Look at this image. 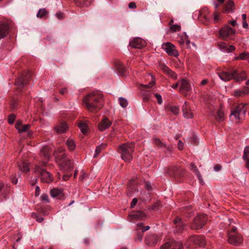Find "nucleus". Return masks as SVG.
Wrapping results in <instances>:
<instances>
[{"label": "nucleus", "mask_w": 249, "mask_h": 249, "mask_svg": "<svg viewBox=\"0 0 249 249\" xmlns=\"http://www.w3.org/2000/svg\"><path fill=\"white\" fill-rule=\"evenodd\" d=\"M237 59L241 60H249V53H241L237 57Z\"/></svg>", "instance_id": "nucleus-43"}, {"label": "nucleus", "mask_w": 249, "mask_h": 249, "mask_svg": "<svg viewBox=\"0 0 249 249\" xmlns=\"http://www.w3.org/2000/svg\"><path fill=\"white\" fill-rule=\"evenodd\" d=\"M154 85H155V82L154 80H152V81L149 82L148 84H145V85L141 84V86L142 87L146 88H151Z\"/></svg>", "instance_id": "nucleus-51"}, {"label": "nucleus", "mask_w": 249, "mask_h": 249, "mask_svg": "<svg viewBox=\"0 0 249 249\" xmlns=\"http://www.w3.org/2000/svg\"><path fill=\"white\" fill-rule=\"evenodd\" d=\"M79 127L82 133L85 134L87 131V125L85 123H81L79 124Z\"/></svg>", "instance_id": "nucleus-42"}, {"label": "nucleus", "mask_w": 249, "mask_h": 249, "mask_svg": "<svg viewBox=\"0 0 249 249\" xmlns=\"http://www.w3.org/2000/svg\"><path fill=\"white\" fill-rule=\"evenodd\" d=\"M245 107V104H241L231 111L230 116L233 117L232 119H234L236 123H239L242 119V116H244L246 114L247 109Z\"/></svg>", "instance_id": "nucleus-4"}, {"label": "nucleus", "mask_w": 249, "mask_h": 249, "mask_svg": "<svg viewBox=\"0 0 249 249\" xmlns=\"http://www.w3.org/2000/svg\"><path fill=\"white\" fill-rule=\"evenodd\" d=\"M145 186L146 189L148 191H150L152 189V186L151 185V183H149V182H145Z\"/></svg>", "instance_id": "nucleus-59"}, {"label": "nucleus", "mask_w": 249, "mask_h": 249, "mask_svg": "<svg viewBox=\"0 0 249 249\" xmlns=\"http://www.w3.org/2000/svg\"><path fill=\"white\" fill-rule=\"evenodd\" d=\"M35 172L40 175L41 180L43 182L50 183L53 180V178L50 173L42 169L39 165H36Z\"/></svg>", "instance_id": "nucleus-7"}, {"label": "nucleus", "mask_w": 249, "mask_h": 249, "mask_svg": "<svg viewBox=\"0 0 249 249\" xmlns=\"http://www.w3.org/2000/svg\"><path fill=\"white\" fill-rule=\"evenodd\" d=\"M50 151L48 146L43 147L40 151V156L43 158L46 161H48L50 158Z\"/></svg>", "instance_id": "nucleus-26"}, {"label": "nucleus", "mask_w": 249, "mask_h": 249, "mask_svg": "<svg viewBox=\"0 0 249 249\" xmlns=\"http://www.w3.org/2000/svg\"><path fill=\"white\" fill-rule=\"evenodd\" d=\"M174 224L175 225L174 232L176 234L181 233L184 230L185 227L186 225V224L184 223L178 217H177L174 220Z\"/></svg>", "instance_id": "nucleus-13"}, {"label": "nucleus", "mask_w": 249, "mask_h": 249, "mask_svg": "<svg viewBox=\"0 0 249 249\" xmlns=\"http://www.w3.org/2000/svg\"><path fill=\"white\" fill-rule=\"evenodd\" d=\"M165 148V152L167 154H171L172 153V148L169 146H166L165 145V147H163Z\"/></svg>", "instance_id": "nucleus-56"}, {"label": "nucleus", "mask_w": 249, "mask_h": 249, "mask_svg": "<svg viewBox=\"0 0 249 249\" xmlns=\"http://www.w3.org/2000/svg\"><path fill=\"white\" fill-rule=\"evenodd\" d=\"M196 176H197V178L199 180V182L201 184H204V182H203V179H202V177L200 175V172H199V174H196Z\"/></svg>", "instance_id": "nucleus-62"}, {"label": "nucleus", "mask_w": 249, "mask_h": 249, "mask_svg": "<svg viewBox=\"0 0 249 249\" xmlns=\"http://www.w3.org/2000/svg\"><path fill=\"white\" fill-rule=\"evenodd\" d=\"M115 66L120 75L124 76L126 74L127 70L120 61H116L115 62Z\"/></svg>", "instance_id": "nucleus-22"}, {"label": "nucleus", "mask_w": 249, "mask_h": 249, "mask_svg": "<svg viewBox=\"0 0 249 249\" xmlns=\"http://www.w3.org/2000/svg\"><path fill=\"white\" fill-rule=\"evenodd\" d=\"M66 144L68 149L71 151L73 150L75 148V143L72 139H68L66 142Z\"/></svg>", "instance_id": "nucleus-36"}, {"label": "nucleus", "mask_w": 249, "mask_h": 249, "mask_svg": "<svg viewBox=\"0 0 249 249\" xmlns=\"http://www.w3.org/2000/svg\"><path fill=\"white\" fill-rule=\"evenodd\" d=\"M160 69L166 74H168L171 70L164 64L160 65Z\"/></svg>", "instance_id": "nucleus-45"}, {"label": "nucleus", "mask_w": 249, "mask_h": 249, "mask_svg": "<svg viewBox=\"0 0 249 249\" xmlns=\"http://www.w3.org/2000/svg\"><path fill=\"white\" fill-rule=\"evenodd\" d=\"M119 101L120 106L123 107H125L128 105V102L127 100L124 98H119Z\"/></svg>", "instance_id": "nucleus-41"}, {"label": "nucleus", "mask_w": 249, "mask_h": 249, "mask_svg": "<svg viewBox=\"0 0 249 249\" xmlns=\"http://www.w3.org/2000/svg\"><path fill=\"white\" fill-rule=\"evenodd\" d=\"M235 4L234 2L230 0L225 5L223 12L224 13H232L234 11V10Z\"/></svg>", "instance_id": "nucleus-27"}, {"label": "nucleus", "mask_w": 249, "mask_h": 249, "mask_svg": "<svg viewBox=\"0 0 249 249\" xmlns=\"http://www.w3.org/2000/svg\"><path fill=\"white\" fill-rule=\"evenodd\" d=\"M206 222V215L205 214L198 215L196 216L194 220L193 224L191 226V228L193 229H199L203 228Z\"/></svg>", "instance_id": "nucleus-9"}, {"label": "nucleus", "mask_w": 249, "mask_h": 249, "mask_svg": "<svg viewBox=\"0 0 249 249\" xmlns=\"http://www.w3.org/2000/svg\"><path fill=\"white\" fill-rule=\"evenodd\" d=\"M205 13H208L209 12H208V10L206 8H205L201 12V15H202V16H203L204 17V18H205L206 20H208L209 18H208L205 14Z\"/></svg>", "instance_id": "nucleus-53"}, {"label": "nucleus", "mask_w": 249, "mask_h": 249, "mask_svg": "<svg viewBox=\"0 0 249 249\" xmlns=\"http://www.w3.org/2000/svg\"><path fill=\"white\" fill-rule=\"evenodd\" d=\"M91 0H76V4L78 6H81L82 5L88 6L90 5Z\"/></svg>", "instance_id": "nucleus-34"}, {"label": "nucleus", "mask_w": 249, "mask_h": 249, "mask_svg": "<svg viewBox=\"0 0 249 249\" xmlns=\"http://www.w3.org/2000/svg\"><path fill=\"white\" fill-rule=\"evenodd\" d=\"M41 200L47 202H49L48 196L47 194H42L41 196Z\"/></svg>", "instance_id": "nucleus-54"}, {"label": "nucleus", "mask_w": 249, "mask_h": 249, "mask_svg": "<svg viewBox=\"0 0 249 249\" xmlns=\"http://www.w3.org/2000/svg\"><path fill=\"white\" fill-rule=\"evenodd\" d=\"M112 124V122L107 117H104L98 124V128L100 131H103L107 129Z\"/></svg>", "instance_id": "nucleus-19"}, {"label": "nucleus", "mask_w": 249, "mask_h": 249, "mask_svg": "<svg viewBox=\"0 0 249 249\" xmlns=\"http://www.w3.org/2000/svg\"><path fill=\"white\" fill-rule=\"evenodd\" d=\"M206 244L205 238L201 236L191 235L189 236L185 246L189 248L192 245H197L200 247H203Z\"/></svg>", "instance_id": "nucleus-5"}, {"label": "nucleus", "mask_w": 249, "mask_h": 249, "mask_svg": "<svg viewBox=\"0 0 249 249\" xmlns=\"http://www.w3.org/2000/svg\"><path fill=\"white\" fill-rule=\"evenodd\" d=\"M234 77H233V79L235 80L237 82H240L245 80L247 78L246 74L244 71L239 73L237 71H233Z\"/></svg>", "instance_id": "nucleus-24"}, {"label": "nucleus", "mask_w": 249, "mask_h": 249, "mask_svg": "<svg viewBox=\"0 0 249 249\" xmlns=\"http://www.w3.org/2000/svg\"><path fill=\"white\" fill-rule=\"evenodd\" d=\"M154 95L156 98L158 104L161 105L162 103L161 96L158 93H154Z\"/></svg>", "instance_id": "nucleus-48"}, {"label": "nucleus", "mask_w": 249, "mask_h": 249, "mask_svg": "<svg viewBox=\"0 0 249 249\" xmlns=\"http://www.w3.org/2000/svg\"><path fill=\"white\" fill-rule=\"evenodd\" d=\"M243 159L246 162V167L249 170V146L245 147Z\"/></svg>", "instance_id": "nucleus-28"}, {"label": "nucleus", "mask_w": 249, "mask_h": 249, "mask_svg": "<svg viewBox=\"0 0 249 249\" xmlns=\"http://www.w3.org/2000/svg\"><path fill=\"white\" fill-rule=\"evenodd\" d=\"M153 142L155 145L159 146L160 148H163V147H165V144L158 138H154Z\"/></svg>", "instance_id": "nucleus-38"}, {"label": "nucleus", "mask_w": 249, "mask_h": 249, "mask_svg": "<svg viewBox=\"0 0 249 249\" xmlns=\"http://www.w3.org/2000/svg\"><path fill=\"white\" fill-rule=\"evenodd\" d=\"M234 73L233 71L231 72L229 71H221L218 73V75L221 80L224 81H228L233 79Z\"/></svg>", "instance_id": "nucleus-20"}, {"label": "nucleus", "mask_w": 249, "mask_h": 249, "mask_svg": "<svg viewBox=\"0 0 249 249\" xmlns=\"http://www.w3.org/2000/svg\"><path fill=\"white\" fill-rule=\"evenodd\" d=\"M48 12L45 9H40L39 10L36 15V17L39 18H42L46 16Z\"/></svg>", "instance_id": "nucleus-40"}, {"label": "nucleus", "mask_w": 249, "mask_h": 249, "mask_svg": "<svg viewBox=\"0 0 249 249\" xmlns=\"http://www.w3.org/2000/svg\"><path fill=\"white\" fill-rule=\"evenodd\" d=\"M243 241L242 237L238 234H231L229 233L228 242L230 244L237 246L241 244Z\"/></svg>", "instance_id": "nucleus-14"}, {"label": "nucleus", "mask_w": 249, "mask_h": 249, "mask_svg": "<svg viewBox=\"0 0 249 249\" xmlns=\"http://www.w3.org/2000/svg\"><path fill=\"white\" fill-rule=\"evenodd\" d=\"M68 129V125L66 123H62L60 124H59L56 125L54 127L55 130L58 133H63L66 132L67 129Z\"/></svg>", "instance_id": "nucleus-29"}, {"label": "nucleus", "mask_w": 249, "mask_h": 249, "mask_svg": "<svg viewBox=\"0 0 249 249\" xmlns=\"http://www.w3.org/2000/svg\"><path fill=\"white\" fill-rule=\"evenodd\" d=\"M150 229L149 226H144L142 223H139L137 224L136 232L138 235V238L140 240H142L143 236V233Z\"/></svg>", "instance_id": "nucleus-18"}, {"label": "nucleus", "mask_w": 249, "mask_h": 249, "mask_svg": "<svg viewBox=\"0 0 249 249\" xmlns=\"http://www.w3.org/2000/svg\"><path fill=\"white\" fill-rule=\"evenodd\" d=\"M15 118H16V116L14 114H12L10 115L9 116V118H8V123L11 124H13V123L15 121Z\"/></svg>", "instance_id": "nucleus-50"}, {"label": "nucleus", "mask_w": 249, "mask_h": 249, "mask_svg": "<svg viewBox=\"0 0 249 249\" xmlns=\"http://www.w3.org/2000/svg\"><path fill=\"white\" fill-rule=\"evenodd\" d=\"M160 249H183L182 244L179 241L172 239L165 243Z\"/></svg>", "instance_id": "nucleus-10"}, {"label": "nucleus", "mask_w": 249, "mask_h": 249, "mask_svg": "<svg viewBox=\"0 0 249 249\" xmlns=\"http://www.w3.org/2000/svg\"><path fill=\"white\" fill-rule=\"evenodd\" d=\"M224 111L221 108H220L217 112V114L215 116V119L217 122L220 123L223 121L224 120Z\"/></svg>", "instance_id": "nucleus-32"}, {"label": "nucleus", "mask_w": 249, "mask_h": 249, "mask_svg": "<svg viewBox=\"0 0 249 249\" xmlns=\"http://www.w3.org/2000/svg\"><path fill=\"white\" fill-rule=\"evenodd\" d=\"M102 97L96 92H92L88 94L83 99L87 109L90 111H96L101 108Z\"/></svg>", "instance_id": "nucleus-1"}, {"label": "nucleus", "mask_w": 249, "mask_h": 249, "mask_svg": "<svg viewBox=\"0 0 249 249\" xmlns=\"http://www.w3.org/2000/svg\"><path fill=\"white\" fill-rule=\"evenodd\" d=\"M235 33V30L233 29L229 25H226L220 30L219 36L223 39L226 40L228 37L234 35Z\"/></svg>", "instance_id": "nucleus-11"}, {"label": "nucleus", "mask_w": 249, "mask_h": 249, "mask_svg": "<svg viewBox=\"0 0 249 249\" xmlns=\"http://www.w3.org/2000/svg\"><path fill=\"white\" fill-rule=\"evenodd\" d=\"M138 202V199L136 198L133 199L132 201L131 202L130 207L131 208H134L135 206L136 205Z\"/></svg>", "instance_id": "nucleus-57"}, {"label": "nucleus", "mask_w": 249, "mask_h": 249, "mask_svg": "<svg viewBox=\"0 0 249 249\" xmlns=\"http://www.w3.org/2000/svg\"><path fill=\"white\" fill-rule=\"evenodd\" d=\"M31 125L29 124L22 125L21 121L17 122L15 125V127L18 130L19 133H22L28 131Z\"/></svg>", "instance_id": "nucleus-25"}, {"label": "nucleus", "mask_w": 249, "mask_h": 249, "mask_svg": "<svg viewBox=\"0 0 249 249\" xmlns=\"http://www.w3.org/2000/svg\"><path fill=\"white\" fill-rule=\"evenodd\" d=\"M129 45L134 48L141 49L146 46V42L141 38L137 37L133 38L130 42Z\"/></svg>", "instance_id": "nucleus-15"}, {"label": "nucleus", "mask_w": 249, "mask_h": 249, "mask_svg": "<svg viewBox=\"0 0 249 249\" xmlns=\"http://www.w3.org/2000/svg\"><path fill=\"white\" fill-rule=\"evenodd\" d=\"M190 169L191 171L194 172L196 174H199V172L194 163L192 162L190 164Z\"/></svg>", "instance_id": "nucleus-44"}, {"label": "nucleus", "mask_w": 249, "mask_h": 249, "mask_svg": "<svg viewBox=\"0 0 249 249\" xmlns=\"http://www.w3.org/2000/svg\"><path fill=\"white\" fill-rule=\"evenodd\" d=\"M182 112L184 117L187 119L192 118L194 116L193 113L192 112L187 102H185L182 106Z\"/></svg>", "instance_id": "nucleus-21"}, {"label": "nucleus", "mask_w": 249, "mask_h": 249, "mask_svg": "<svg viewBox=\"0 0 249 249\" xmlns=\"http://www.w3.org/2000/svg\"><path fill=\"white\" fill-rule=\"evenodd\" d=\"M55 16L57 17V18L59 20L63 19L64 18L63 14L61 12L57 13Z\"/></svg>", "instance_id": "nucleus-58"}, {"label": "nucleus", "mask_w": 249, "mask_h": 249, "mask_svg": "<svg viewBox=\"0 0 249 249\" xmlns=\"http://www.w3.org/2000/svg\"><path fill=\"white\" fill-rule=\"evenodd\" d=\"M128 7L130 9H134L136 7V3L134 2H131L129 3Z\"/></svg>", "instance_id": "nucleus-61"}, {"label": "nucleus", "mask_w": 249, "mask_h": 249, "mask_svg": "<svg viewBox=\"0 0 249 249\" xmlns=\"http://www.w3.org/2000/svg\"><path fill=\"white\" fill-rule=\"evenodd\" d=\"M19 169L23 172H27L29 171L30 168L27 163L22 162L18 165Z\"/></svg>", "instance_id": "nucleus-35"}, {"label": "nucleus", "mask_w": 249, "mask_h": 249, "mask_svg": "<svg viewBox=\"0 0 249 249\" xmlns=\"http://www.w3.org/2000/svg\"><path fill=\"white\" fill-rule=\"evenodd\" d=\"M11 180L13 183L15 184H16L18 182V179L15 176L11 177Z\"/></svg>", "instance_id": "nucleus-64"}, {"label": "nucleus", "mask_w": 249, "mask_h": 249, "mask_svg": "<svg viewBox=\"0 0 249 249\" xmlns=\"http://www.w3.org/2000/svg\"><path fill=\"white\" fill-rule=\"evenodd\" d=\"M158 237L156 235L148 236L146 239V243L149 245H153L157 243Z\"/></svg>", "instance_id": "nucleus-30"}, {"label": "nucleus", "mask_w": 249, "mask_h": 249, "mask_svg": "<svg viewBox=\"0 0 249 249\" xmlns=\"http://www.w3.org/2000/svg\"><path fill=\"white\" fill-rule=\"evenodd\" d=\"M178 148L179 150H182L183 149V143L181 140H179L178 142Z\"/></svg>", "instance_id": "nucleus-55"}, {"label": "nucleus", "mask_w": 249, "mask_h": 249, "mask_svg": "<svg viewBox=\"0 0 249 249\" xmlns=\"http://www.w3.org/2000/svg\"><path fill=\"white\" fill-rule=\"evenodd\" d=\"M134 150V145L132 143H124L118 148V152L121 154L122 159L127 162H129L132 160Z\"/></svg>", "instance_id": "nucleus-3"}, {"label": "nucleus", "mask_w": 249, "mask_h": 249, "mask_svg": "<svg viewBox=\"0 0 249 249\" xmlns=\"http://www.w3.org/2000/svg\"><path fill=\"white\" fill-rule=\"evenodd\" d=\"M9 32L8 24L4 22H0V40L5 37Z\"/></svg>", "instance_id": "nucleus-17"}, {"label": "nucleus", "mask_w": 249, "mask_h": 249, "mask_svg": "<svg viewBox=\"0 0 249 249\" xmlns=\"http://www.w3.org/2000/svg\"><path fill=\"white\" fill-rule=\"evenodd\" d=\"M191 90V87L188 81L185 79H182L181 80V86L179 89V91L182 92L183 91H189Z\"/></svg>", "instance_id": "nucleus-23"}, {"label": "nucleus", "mask_w": 249, "mask_h": 249, "mask_svg": "<svg viewBox=\"0 0 249 249\" xmlns=\"http://www.w3.org/2000/svg\"><path fill=\"white\" fill-rule=\"evenodd\" d=\"M217 47L221 51L228 53H231L235 49L234 46L229 45L228 43L224 42H218Z\"/></svg>", "instance_id": "nucleus-16"}, {"label": "nucleus", "mask_w": 249, "mask_h": 249, "mask_svg": "<svg viewBox=\"0 0 249 249\" xmlns=\"http://www.w3.org/2000/svg\"><path fill=\"white\" fill-rule=\"evenodd\" d=\"M175 46L170 42L164 43L162 45V48L169 55L174 56H178V53L175 49Z\"/></svg>", "instance_id": "nucleus-12"}, {"label": "nucleus", "mask_w": 249, "mask_h": 249, "mask_svg": "<svg viewBox=\"0 0 249 249\" xmlns=\"http://www.w3.org/2000/svg\"><path fill=\"white\" fill-rule=\"evenodd\" d=\"M167 173L171 176L180 178L185 175L186 171L183 169L179 168L178 166H173L168 167Z\"/></svg>", "instance_id": "nucleus-8"}, {"label": "nucleus", "mask_w": 249, "mask_h": 249, "mask_svg": "<svg viewBox=\"0 0 249 249\" xmlns=\"http://www.w3.org/2000/svg\"><path fill=\"white\" fill-rule=\"evenodd\" d=\"M132 216L135 218L142 219L146 217L145 214L141 211L137 212L135 213L132 215Z\"/></svg>", "instance_id": "nucleus-39"}, {"label": "nucleus", "mask_w": 249, "mask_h": 249, "mask_svg": "<svg viewBox=\"0 0 249 249\" xmlns=\"http://www.w3.org/2000/svg\"><path fill=\"white\" fill-rule=\"evenodd\" d=\"M31 77L29 72H25L20 74L16 80L15 85L19 89H21L27 85Z\"/></svg>", "instance_id": "nucleus-6"}, {"label": "nucleus", "mask_w": 249, "mask_h": 249, "mask_svg": "<svg viewBox=\"0 0 249 249\" xmlns=\"http://www.w3.org/2000/svg\"><path fill=\"white\" fill-rule=\"evenodd\" d=\"M220 19V14L216 11L213 13V20L215 23L218 22Z\"/></svg>", "instance_id": "nucleus-47"}, {"label": "nucleus", "mask_w": 249, "mask_h": 249, "mask_svg": "<svg viewBox=\"0 0 249 249\" xmlns=\"http://www.w3.org/2000/svg\"><path fill=\"white\" fill-rule=\"evenodd\" d=\"M180 26L177 25V24H173L170 27V29L173 31V32H176L177 31H179L180 30Z\"/></svg>", "instance_id": "nucleus-49"}, {"label": "nucleus", "mask_w": 249, "mask_h": 249, "mask_svg": "<svg viewBox=\"0 0 249 249\" xmlns=\"http://www.w3.org/2000/svg\"><path fill=\"white\" fill-rule=\"evenodd\" d=\"M221 168H222V166L219 164H216L214 166V170L216 172L220 171Z\"/></svg>", "instance_id": "nucleus-60"}, {"label": "nucleus", "mask_w": 249, "mask_h": 249, "mask_svg": "<svg viewBox=\"0 0 249 249\" xmlns=\"http://www.w3.org/2000/svg\"><path fill=\"white\" fill-rule=\"evenodd\" d=\"M65 149L61 147L58 149V151L54 152L56 162L59 164L63 170L69 171L72 169V164L70 160L67 159L64 152Z\"/></svg>", "instance_id": "nucleus-2"}, {"label": "nucleus", "mask_w": 249, "mask_h": 249, "mask_svg": "<svg viewBox=\"0 0 249 249\" xmlns=\"http://www.w3.org/2000/svg\"><path fill=\"white\" fill-rule=\"evenodd\" d=\"M50 194L53 197H55L62 196V192L59 189L54 188L51 190L50 191Z\"/></svg>", "instance_id": "nucleus-33"}, {"label": "nucleus", "mask_w": 249, "mask_h": 249, "mask_svg": "<svg viewBox=\"0 0 249 249\" xmlns=\"http://www.w3.org/2000/svg\"><path fill=\"white\" fill-rule=\"evenodd\" d=\"M68 90L66 88L62 89L61 90H59V93L62 95H64L65 93H68Z\"/></svg>", "instance_id": "nucleus-63"}, {"label": "nucleus", "mask_w": 249, "mask_h": 249, "mask_svg": "<svg viewBox=\"0 0 249 249\" xmlns=\"http://www.w3.org/2000/svg\"><path fill=\"white\" fill-rule=\"evenodd\" d=\"M171 78L176 79L177 78V75L176 73H175L174 71H173L171 70L169 71V73L167 74Z\"/></svg>", "instance_id": "nucleus-52"}, {"label": "nucleus", "mask_w": 249, "mask_h": 249, "mask_svg": "<svg viewBox=\"0 0 249 249\" xmlns=\"http://www.w3.org/2000/svg\"><path fill=\"white\" fill-rule=\"evenodd\" d=\"M170 111L174 115H178L179 113V108L177 106H173L170 107Z\"/></svg>", "instance_id": "nucleus-46"}, {"label": "nucleus", "mask_w": 249, "mask_h": 249, "mask_svg": "<svg viewBox=\"0 0 249 249\" xmlns=\"http://www.w3.org/2000/svg\"><path fill=\"white\" fill-rule=\"evenodd\" d=\"M106 146V144H102L98 146H97L95 149V154L93 156L94 158H96L98 156V155L100 154L102 149H104Z\"/></svg>", "instance_id": "nucleus-37"}, {"label": "nucleus", "mask_w": 249, "mask_h": 249, "mask_svg": "<svg viewBox=\"0 0 249 249\" xmlns=\"http://www.w3.org/2000/svg\"><path fill=\"white\" fill-rule=\"evenodd\" d=\"M249 93V88L245 87L241 89L236 90L234 91V95L236 97H240L245 95Z\"/></svg>", "instance_id": "nucleus-31"}]
</instances>
